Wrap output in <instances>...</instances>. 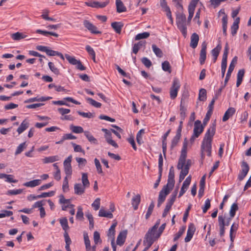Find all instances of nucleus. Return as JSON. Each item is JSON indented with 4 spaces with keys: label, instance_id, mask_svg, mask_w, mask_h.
<instances>
[{
    "label": "nucleus",
    "instance_id": "nucleus-7",
    "mask_svg": "<svg viewBox=\"0 0 251 251\" xmlns=\"http://www.w3.org/2000/svg\"><path fill=\"white\" fill-rule=\"evenodd\" d=\"M72 156L71 155L64 160L63 163L64 171L67 176H71L72 174Z\"/></svg>",
    "mask_w": 251,
    "mask_h": 251
},
{
    "label": "nucleus",
    "instance_id": "nucleus-48",
    "mask_svg": "<svg viewBox=\"0 0 251 251\" xmlns=\"http://www.w3.org/2000/svg\"><path fill=\"white\" fill-rule=\"evenodd\" d=\"M117 226V223H113L112 225L110 227L108 233L107 234V235L109 237H111L113 238H114V235H115V227Z\"/></svg>",
    "mask_w": 251,
    "mask_h": 251
},
{
    "label": "nucleus",
    "instance_id": "nucleus-49",
    "mask_svg": "<svg viewBox=\"0 0 251 251\" xmlns=\"http://www.w3.org/2000/svg\"><path fill=\"white\" fill-rule=\"evenodd\" d=\"M227 60L222 59L221 63V72L222 76L223 77L225 76V72L226 69Z\"/></svg>",
    "mask_w": 251,
    "mask_h": 251
},
{
    "label": "nucleus",
    "instance_id": "nucleus-60",
    "mask_svg": "<svg viewBox=\"0 0 251 251\" xmlns=\"http://www.w3.org/2000/svg\"><path fill=\"white\" fill-rule=\"evenodd\" d=\"M219 226L220 227V235L222 237L225 234V227L224 226V224L223 223V220H220V224H219Z\"/></svg>",
    "mask_w": 251,
    "mask_h": 251
},
{
    "label": "nucleus",
    "instance_id": "nucleus-47",
    "mask_svg": "<svg viewBox=\"0 0 251 251\" xmlns=\"http://www.w3.org/2000/svg\"><path fill=\"white\" fill-rule=\"evenodd\" d=\"M181 136H179L176 135L174 137L171 142V145L170 148L171 150H173V149L176 146L177 143H178Z\"/></svg>",
    "mask_w": 251,
    "mask_h": 251
},
{
    "label": "nucleus",
    "instance_id": "nucleus-14",
    "mask_svg": "<svg viewBox=\"0 0 251 251\" xmlns=\"http://www.w3.org/2000/svg\"><path fill=\"white\" fill-rule=\"evenodd\" d=\"M196 228L193 224H190L189 225L187 231V235L185 238V242L187 243L190 241L192 238L193 235L195 232Z\"/></svg>",
    "mask_w": 251,
    "mask_h": 251
},
{
    "label": "nucleus",
    "instance_id": "nucleus-35",
    "mask_svg": "<svg viewBox=\"0 0 251 251\" xmlns=\"http://www.w3.org/2000/svg\"><path fill=\"white\" fill-rule=\"evenodd\" d=\"M206 100V91L205 89L201 88L199 91L198 100L204 101Z\"/></svg>",
    "mask_w": 251,
    "mask_h": 251
},
{
    "label": "nucleus",
    "instance_id": "nucleus-32",
    "mask_svg": "<svg viewBox=\"0 0 251 251\" xmlns=\"http://www.w3.org/2000/svg\"><path fill=\"white\" fill-rule=\"evenodd\" d=\"M99 216L100 217H106L109 219H112L113 217V214L111 212L106 211L102 208H101L100 210Z\"/></svg>",
    "mask_w": 251,
    "mask_h": 251
},
{
    "label": "nucleus",
    "instance_id": "nucleus-51",
    "mask_svg": "<svg viewBox=\"0 0 251 251\" xmlns=\"http://www.w3.org/2000/svg\"><path fill=\"white\" fill-rule=\"evenodd\" d=\"M26 148L25 142L19 145L17 147V150L15 152L16 155L21 153Z\"/></svg>",
    "mask_w": 251,
    "mask_h": 251
},
{
    "label": "nucleus",
    "instance_id": "nucleus-6",
    "mask_svg": "<svg viewBox=\"0 0 251 251\" xmlns=\"http://www.w3.org/2000/svg\"><path fill=\"white\" fill-rule=\"evenodd\" d=\"M156 239L155 232L149 229L145 235L144 245L151 246Z\"/></svg>",
    "mask_w": 251,
    "mask_h": 251
},
{
    "label": "nucleus",
    "instance_id": "nucleus-40",
    "mask_svg": "<svg viewBox=\"0 0 251 251\" xmlns=\"http://www.w3.org/2000/svg\"><path fill=\"white\" fill-rule=\"evenodd\" d=\"M70 129L75 133H81L84 132L83 128L79 126L71 125Z\"/></svg>",
    "mask_w": 251,
    "mask_h": 251
},
{
    "label": "nucleus",
    "instance_id": "nucleus-2",
    "mask_svg": "<svg viewBox=\"0 0 251 251\" xmlns=\"http://www.w3.org/2000/svg\"><path fill=\"white\" fill-rule=\"evenodd\" d=\"M176 22L177 27L184 37L187 35L186 18L185 14L180 13L176 15Z\"/></svg>",
    "mask_w": 251,
    "mask_h": 251
},
{
    "label": "nucleus",
    "instance_id": "nucleus-50",
    "mask_svg": "<svg viewBox=\"0 0 251 251\" xmlns=\"http://www.w3.org/2000/svg\"><path fill=\"white\" fill-rule=\"evenodd\" d=\"M154 207V204L153 202L152 201L151 202V203L150 204V205H149V206L148 208V210H147V213H146V216H145L146 219H148L151 215V214L152 212V211L153 210Z\"/></svg>",
    "mask_w": 251,
    "mask_h": 251
},
{
    "label": "nucleus",
    "instance_id": "nucleus-3",
    "mask_svg": "<svg viewBox=\"0 0 251 251\" xmlns=\"http://www.w3.org/2000/svg\"><path fill=\"white\" fill-rule=\"evenodd\" d=\"M204 126L201 121L198 120L194 123V127L193 129V134L190 138V142L193 143L196 138H198L203 132Z\"/></svg>",
    "mask_w": 251,
    "mask_h": 251
},
{
    "label": "nucleus",
    "instance_id": "nucleus-27",
    "mask_svg": "<svg viewBox=\"0 0 251 251\" xmlns=\"http://www.w3.org/2000/svg\"><path fill=\"white\" fill-rule=\"evenodd\" d=\"M59 159L60 157L58 155L51 156L44 158L43 159V162L45 164L53 163L59 160Z\"/></svg>",
    "mask_w": 251,
    "mask_h": 251
},
{
    "label": "nucleus",
    "instance_id": "nucleus-5",
    "mask_svg": "<svg viewBox=\"0 0 251 251\" xmlns=\"http://www.w3.org/2000/svg\"><path fill=\"white\" fill-rule=\"evenodd\" d=\"M179 88L180 84L179 80L176 78L174 79L170 92V97L172 99H174L176 97Z\"/></svg>",
    "mask_w": 251,
    "mask_h": 251
},
{
    "label": "nucleus",
    "instance_id": "nucleus-8",
    "mask_svg": "<svg viewBox=\"0 0 251 251\" xmlns=\"http://www.w3.org/2000/svg\"><path fill=\"white\" fill-rule=\"evenodd\" d=\"M237 61V56L234 57L229 65V68H228V69L227 71V73L226 74V78L225 79V82H224L225 85H226V83H227L228 81L229 80V78L231 76V74L235 67V64H236Z\"/></svg>",
    "mask_w": 251,
    "mask_h": 251
},
{
    "label": "nucleus",
    "instance_id": "nucleus-23",
    "mask_svg": "<svg viewBox=\"0 0 251 251\" xmlns=\"http://www.w3.org/2000/svg\"><path fill=\"white\" fill-rule=\"evenodd\" d=\"M124 25L121 22H114L111 23V26L118 34H120Z\"/></svg>",
    "mask_w": 251,
    "mask_h": 251
},
{
    "label": "nucleus",
    "instance_id": "nucleus-13",
    "mask_svg": "<svg viewBox=\"0 0 251 251\" xmlns=\"http://www.w3.org/2000/svg\"><path fill=\"white\" fill-rule=\"evenodd\" d=\"M206 48L207 44L204 41L202 43L201 49L200 51V63L201 65H202L206 59Z\"/></svg>",
    "mask_w": 251,
    "mask_h": 251
},
{
    "label": "nucleus",
    "instance_id": "nucleus-24",
    "mask_svg": "<svg viewBox=\"0 0 251 251\" xmlns=\"http://www.w3.org/2000/svg\"><path fill=\"white\" fill-rule=\"evenodd\" d=\"M141 201V196L137 194L132 199V205L134 210H137Z\"/></svg>",
    "mask_w": 251,
    "mask_h": 251
},
{
    "label": "nucleus",
    "instance_id": "nucleus-36",
    "mask_svg": "<svg viewBox=\"0 0 251 251\" xmlns=\"http://www.w3.org/2000/svg\"><path fill=\"white\" fill-rule=\"evenodd\" d=\"M227 25V17L226 15H224L222 18V27L223 34L226 36L227 35L226 29Z\"/></svg>",
    "mask_w": 251,
    "mask_h": 251
},
{
    "label": "nucleus",
    "instance_id": "nucleus-31",
    "mask_svg": "<svg viewBox=\"0 0 251 251\" xmlns=\"http://www.w3.org/2000/svg\"><path fill=\"white\" fill-rule=\"evenodd\" d=\"M27 37V35L24 34L23 33L17 32L11 34L12 38L15 41H19L22 39H24Z\"/></svg>",
    "mask_w": 251,
    "mask_h": 251
},
{
    "label": "nucleus",
    "instance_id": "nucleus-45",
    "mask_svg": "<svg viewBox=\"0 0 251 251\" xmlns=\"http://www.w3.org/2000/svg\"><path fill=\"white\" fill-rule=\"evenodd\" d=\"M233 217H231L230 216L226 219H225L223 216H219L218 217V223L219 224H220V220H222V221L223 220V223L224 224V226L225 227V226H227L229 225V223L230 222V221L231 220V219L233 218Z\"/></svg>",
    "mask_w": 251,
    "mask_h": 251
},
{
    "label": "nucleus",
    "instance_id": "nucleus-56",
    "mask_svg": "<svg viewBox=\"0 0 251 251\" xmlns=\"http://www.w3.org/2000/svg\"><path fill=\"white\" fill-rule=\"evenodd\" d=\"M59 198V202L60 204H67V205L70 204L71 199H66L63 195H60Z\"/></svg>",
    "mask_w": 251,
    "mask_h": 251
},
{
    "label": "nucleus",
    "instance_id": "nucleus-10",
    "mask_svg": "<svg viewBox=\"0 0 251 251\" xmlns=\"http://www.w3.org/2000/svg\"><path fill=\"white\" fill-rule=\"evenodd\" d=\"M175 172L173 166H172L170 169V171L168 175V178L167 184L165 186H168V187L172 189L175 184Z\"/></svg>",
    "mask_w": 251,
    "mask_h": 251
},
{
    "label": "nucleus",
    "instance_id": "nucleus-42",
    "mask_svg": "<svg viewBox=\"0 0 251 251\" xmlns=\"http://www.w3.org/2000/svg\"><path fill=\"white\" fill-rule=\"evenodd\" d=\"M83 209L81 206H79L77 207V211L76 212V219L82 221L83 219Z\"/></svg>",
    "mask_w": 251,
    "mask_h": 251
},
{
    "label": "nucleus",
    "instance_id": "nucleus-55",
    "mask_svg": "<svg viewBox=\"0 0 251 251\" xmlns=\"http://www.w3.org/2000/svg\"><path fill=\"white\" fill-rule=\"evenodd\" d=\"M94 241L96 245L101 243L100 234L98 231H96L94 233Z\"/></svg>",
    "mask_w": 251,
    "mask_h": 251
},
{
    "label": "nucleus",
    "instance_id": "nucleus-16",
    "mask_svg": "<svg viewBox=\"0 0 251 251\" xmlns=\"http://www.w3.org/2000/svg\"><path fill=\"white\" fill-rule=\"evenodd\" d=\"M127 231L126 230H123L119 234L117 239V244L121 246H122L126 240Z\"/></svg>",
    "mask_w": 251,
    "mask_h": 251
},
{
    "label": "nucleus",
    "instance_id": "nucleus-20",
    "mask_svg": "<svg viewBox=\"0 0 251 251\" xmlns=\"http://www.w3.org/2000/svg\"><path fill=\"white\" fill-rule=\"evenodd\" d=\"M146 45V42L145 41H140L138 43L134 44L132 48L133 53L136 54L140 49L142 47H145Z\"/></svg>",
    "mask_w": 251,
    "mask_h": 251
},
{
    "label": "nucleus",
    "instance_id": "nucleus-12",
    "mask_svg": "<svg viewBox=\"0 0 251 251\" xmlns=\"http://www.w3.org/2000/svg\"><path fill=\"white\" fill-rule=\"evenodd\" d=\"M187 157V150H181V154L179 157L178 164L177 165V169H182L186 162Z\"/></svg>",
    "mask_w": 251,
    "mask_h": 251
},
{
    "label": "nucleus",
    "instance_id": "nucleus-21",
    "mask_svg": "<svg viewBox=\"0 0 251 251\" xmlns=\"http://www.w3.org/2000/svg\"><path fill=\"white\" fill-rule=\"evenodd\" d=\"M235 112V109L233 107H229L228 109L226 111L222 120L223 122H226L227 121L229 118L231 117Z\"/></svg>",
    "mask_w": 251,
    "mask_h": 251
},
{
    "label": "nucleus",
    "instance_id": "nucleus-9",
    "mask_svg": "<svg viewBox=\"0 0 251 251\" xmlns=\"http://www.w3.org/2000/svg\"><path fill=\"white\" fill-rule=\"evenodd\" d=\"M241 167L242 170L239 173L238 176V178L240 181L242 180L245 177L250 169L247 163L244 161L242 162Z\"/></svg>",
    "mask_w": 251,
    "mask_h": 251
},
{
    "label": "nucleus",
    "instance_id": "nucleus-63",
    "mask_svg": "<svg viewBox=\"0 0 251 251\" xmlns=\"http://www.w3.org/2000/svg\"><path fill=\"white\" fill-rule=\"evenodd\" d=\"M181 170L179 176V181L180 182L182 181L185 178V176L188 174V171L185 170L184 169H181Z\"/></svg>",
    "mask_w": 251,
    "mask_h": 251
},
{
    "label": "nucleus",
    "instance_id": "nucleus-17",
    "mask_svg": "<svg viewBox=\"0 0 251 251\" xmlns=\"http://www.w3.org/2000/svg\"><path fill=\"white\" fill-rule=\"evenodd\" d=\"M171 190L170 188L168 187V186H164L159 192L158 200L164 201L166 196L169 194Z\"/></svg>",
    "mask_w": 251,
    "mask_h": 251
},
{
    "label": "nucleus",
    "instance_id": "nucleus-22",
    "mask_svg": "<svg viewBox=\"0 0 251 251\" xmlns=\"http://www.w3.org/2000/svg\"><path fill=\"white\" fill-rule=\"evenodd\" d=\"M199 40V35L196 33H193L191 37L190 46L193 49H195L198 45Z\"/></svg>",
    "mask_w": 251,
    "mask_h": 251
},
{
    "label": "nucleus",
    "instance_id": "nucleus-26",
    "mask_svg": "<svg viewBox=\"0 0 251 251\" xmlns=\"http://www.w3.org/2000/svg\"><path fill=\"white\" fill-rule=\"evenodd\" d=\"M116 5L117 12L122 13L126 11V8L121 0H116Z\"/></svg>",
    "mask_w": 251,
    "mask_h": 251
},
{
    "label": "nucleus",
    "instance_id": "nucleus-19",
    "mask_svg": "<svg viewBox=\"0 0 251 251\" xmlns=\"http://www.w3.org/2000/svg\"><path fill=\"white\" fill-rule=\"evenodd\" d=\"M109 3L108 1L99 2L98 1H94L93 2H85L86 5L95 8H103L105 7Z\"/></svg>",
    "mask_w": 251,
    "mask_h": 251
},
{
    "label": "nucleus",
    "instance_id": "nucleus-28",
    "mask_svg": "<svg viewBox=\"0 0 251 251\" xmlns=\"http://www.w3.org/2000/svg\"><path fill=\"white\" fill-rule=\"evenodd\" d=\"M84 135L86 136L88 140L92 144L97 145L98 144V141L91 133L88 131H85L84 132Z\"/></svg>",
    "mask_w": 251,
    "mask_h": 251
},
{
    "label": "nucleus",
    "instance_id": "nucleus-15",
    "mask_svg": "<svg viewBox=\"0 0 251 251\" xmlns=\"http://www.w3.org/2000/svg\"><path fill=\"white\" fill-rule=\"evenodd\" d=\"M191 180V176H188L184 180L179 192L178 197H181L185 193L190 184Z\"/></svg>",
    "mask_w": 251,
    "mask_h": 251
},
{
    "label": "nucleus",
    "instance_id": "nucleus-52",
    "mask_svg": "<svg viewBox=\"0 0 251 251\" xmlns=\"http://www.w3.org/2000/svg\"><path fill=\"white\" fill-rule=\"evenodd\" d=\"M62 190L64 192H67L69 191V182L67 176H66L63 180V185H62Z\"/></svg>",
    "mask_w": 251,
    "mask_h": 251
},
{
    "label": "nucleus",
    "instance_id": "nucleus-44",
    "mask_svg": "<svg viewBox=\"0 0 251 251\" xmlns=\"http://www.w3.org/2000/svg\"><path fill=\"white\" fill-rule=\"evenodd\" d=\"M150 36V33L148 32H145L141 33H139L135 37V40H139L147 38Z\"/></svg>",
    "mask_w": 251,
    "mask_h": 251
},
{
    "label": "nucleus",
    "instance_id": "nucleus-4",
    "mask_svg": "<svg viewBox=\"0 0 251 251\" xmlns=\"http://www.w3.org/2000/svg\"><path fill=\"white\" fill-rule=\"evenodd\" d=\"M65 58L68 61V62L72 65H75L76 68L80 71H83L86 69L81 61L79 60H77L75 57L71 56L68 54H65Z\"/></svg>",
    "mask_w": 251,
    "mask_h": 251
},
{
    "label": "nucleus",
    "instance_id": "nucleus-34",
    "mask_svg": "<svg viewBox=\"0 0 251 251\" xmlns=\"http://www.w3.org/2000/svg\"><path fill=\"white\" fill-rule=\"evenodd\" d=\"M29 126V123L26 122L25 120H24L20 126L17 129V132L19 134L22 133L24 131H25Z\"/></svg>",
    "mask_w": 251,
    "mask_h": 251
},
{
    "label": "nucleus",
    "instance_id": "nucleus-39",
    "mask_svg": "<svg viewBox=\"0 0 251 251\" xmlns=\"http://www.w3.org/2000/svg\"><path fill=\"white\" fill-rule=\"evenodd\" d=\"M48 65H49L50 69V71L52 72H53L54 74H55L56 75H58L60 74L59 70L57 67H55V66L52 62H49L48 63Z\"/></svg>",
    "mask_w": 251,
    "mask_h": 251
},
{
    "label": "nucleus",
    "instance_id": "nucleus-18",
    "mask_svg": "<svg viewBox=\"0 0 251 251\" xmlns=\"http://www.w3.org/2000/svg\"><path fill=\"white\" fill-rule=\"evenodd\" d=\"M86 188L87 187L81 183H75L74 185V193L76 195H81L85 192Z\"/></svg>",
    "mask_w": 251,
    "mask_h": 251
},
{
    "label": "nucleus",
    "instance_id": "nucleus-41",
    "mask_svg": "<svg viewBox=\"0 0 251 251\" xmlns=\"http://www.w3.org/2000/svg\"><path fill=\"white\" fill-rule=\"evenodd\" d=\"M59 221L63 230L66 231L69 229V227L68 226V220L66 217L60 219Z\"/></svg>",
    "mask_w": 251,
    "mask_h": 251
},
{
    "label": "nucleus",
    "instance_id": "nucleus-37",
    "mask_svg": "<svg viewBox=\"0 0 251 251\" xmlns=\"http://www.w3.org/2000/svg\"><path fill=\"white\" fill-rule=\"evenodd\" d=\"M152 49L153 51L157 57L160 58L163 56V54L162 51L159 48H158L155 44L152 45Z\"/></svg>",
    "mask_w": 251,
    "mask_h": 251
},
{
    "label": "nucleus",
    "instance_id": "nucleus-58",
    "mask_svg": "<svg viewBox=\"0 0 251 251\" xmlns=\"http://www.w3.org/2000/svg\"><path fill=\"white\" fill-rule=\"evenodd\" d=\"M166 223H164L163 224L160 226V227L159 228V229H158V232L157 233H155V238L156 239H158L160 236V235H161V234L162 233L163 230H164L165 227H166Z\"/></svg>",
    "mask_w": 251,
    "mask_h": 251
},
{
    "label": "nucleus",
    "instance_id": "nucleus-38",
    "mask_svg": "<svg viewBox=\"0 0 251 251\" xmlns=\"http://www.w3.org/2000/svg\"><path fill=\"white\" fill-rule=\"evenodd\" d=\"M238 210V206L237 204L236 203H233L230 207V209L229 211L230 216L231 217H234L235 215L236 211Z\"/></svg>",
    "mask_w": 251,
    "mask_h": 251
},
{
    "label": "nucleus",
    "instance_id": "nucleus-57",
    "mask_svg": "<svg viewBox=\"0 0 251 251\" xmlns=\"http://www.w3.org/2000/svg\"><path fill=\"white\" fill-rule=\"evenodd\" d=\"M77 113L79 115H80L84 118H92L94 117V114L93 113H91V112L85 113L84 112H81V111H77Z\"/></svg>",
    "mask_w": 251,
    "mask_h": 251
},
{
    "label": "nucleus",
    "instance_id": "nucleus-64",
    "mask_svg": "<svg viewBox=\"0 0 251 251\" xmlns=\"http://www.w3.org/2000/svg\"><path fill=\"white\" fill-rule=\"evenodd\" d=\"M198 1H199V0H192L189 5L188 10H191L193 11H195V7H196Z\"/></svg>",
    "mask_w": 251,
    "mask_h": 251
},
{
    "label": "nucleus",
    "instance_id": "nucleus-25",
    "mask_svg": "<svg viewBox=\"0 0 251 251\" xmlns=\"http://www.w3.org/2000/svg\"><path fill=\"white\" fill-rule=\"evenodd\" d=\"M41 183V179H34L24 183V186L27 187H34L40 185Z\"/></svg>",
    "mask_w": 251,
    "mask_h": 251
},
{
    "label": "nucleus",
    "instance_id": "nucleus-46",
    "mask_svg": "<svg viewBox=\"0 0 251 251\" xmlns=\"http://www.w3.org/2000/svg\"><path fill=\"white\" fill-rule=\"evenodd\" d=\"M86 100L92 105L93 106L97 107V108H100V107L101 104L99 102L96 101L90 98H86Z\"/></svg>",
    "mask_w": 251,
    "mask_h": 251
},
{
    "label": "nucleus",
    "instance_id": "nucleus-11",
    "mask_svg": "<svg viewBox=\"0 0 251 251\" xmlns=\"http://www.w3.org/2000/svg\"><path fill=\"white\" fill-rule=\"evenodd\" d=\"M83 25L89 31L93 34L101 33V32L97 30V27L88 20L83 21Z\"/></svg>",
    "mask_w": 251,
    "mask_h": 251
},
{
    "label": "nucleus",
    "instance_id": "nucleus-59",
    "mask_svg": "<svg viewBox=\"0 0 251 251\" xmlns=\"http://www.w3.org/2000/svg\"><path fill=\"white\" fill-rule=\"evenodd\" d=\"M100 198H97L94 202L92 204V206L94 208L95 210H98L100 207Z\"/></svg>",
    "mask_w": 251,
    "mask_h": 251
},
{
    "label": "nucleus",
    "instance_id": "nucleus-43",
    "mask_svg": "<svg viewBox=\"0 0 251 251\" xmlns=\"http://www.w3.org/2000/svg\"><path fill=\"white\" fill-rule=\"evenodd\" d=\"M162 68L163 71L171 73V66L170 63L168 61H165L162 63Z\"/></svg>",
    "mask_w": 251,
    "mask_h": 251
},
{
    "label": "nucleus",
    "instance_id": "nucleus-53",
    "mask_svg": "<svg viewBox=\"0 0 251 251\" xmlns=\"http://www.w3.org/2000/svg\"><path fill=\"white\" fill-rule=\"evenodd\" d=\"M185 230V227L184 226L182 227L178 232L176 233L175 235L174 238V241H177L183 234Z\"/></svg>",
    "mask_w": 251,
    "mask_h": 251
},
{
    "label": "nucleus",
    "instance_id": "nucleus-61",
    "mask_svg": "<svg viewBox=\"0 0 251 251\" xmlns=\"http://www.w3.org/2000/svg\"><path fill=\"white\" fill-rule=\"evenodd\" d=\"M142 63L147 68H150L151 65V62L147 57H143L141 59Z\"/></svg>",
    "mask_w": 251,
    "mask_h": 251
},
{
    "label": "nucleus",
    "instance_id": "nucleus-62",
    "mask_svg": "<svg viewBox=\"0 0 251 251\" xmlns=\"http://www.w3.org/2000/svg\"><path fill=\"white\" fill-rule=\"evenodd\" d=\"M75 159L79 167H84L87 163L86 160L83 158L76 157Z\"/></svg>",
    "mask_w": 251,
    "mask_h": 251
},
{
    "label": "nucleus",
    "instance_id": "nucleus-29",
    "mask_svg": "<svg viewBox=\"0 0 251 251\" xmlns=\"http://www.w3.org/2000/svg\"><path fill=\"white\" fill-rule=\"evenodd\" d=\"M222 47L220 45H218L216 48L213 49L211 51V53L214 57V62H216L219 55Z\"/></svg>",
    "mask_w": 251,
    "mask_h": 251
},
{
    "label": "nucleus",
    "instance_id": "nucleus-1",
    "mask_svg": "<svg viewBox=\"0 0 251 251\" xmlns=\"http://www.w3.org/2000/svg\"><path fill=\"white\" fill-rule=\"evenodd\" d=\"M216 131V122L212 124L210 127L205 133L201 146V157L202 159L204 157V152H207V155L210 156L211 155L212 141Z\"/></svg>",
    "mask_w": 251,
    "mask_h": 251
},
{
    "label": "nucleus",
    "instance_id": "nucleus-30",
    "mask_svg": "<svg viewBox=\"0 0 251 251\" xmlns=\"http://www.w3.org/2000/svg\"><path fill=\"white\" fill-rule=\"evenodd\" d=\"M183 99H181L180 104V116L181 118V120H184L186 116V108L185 107L184 105L183 104Z\"/></svg>",
    "mask_w": 251,
    "mask_h": 251
},
{
    "label": "nucleus",
    "instance_id": "nucleus-54",
    "mask_svg": "<svg viewBox=\"0 0 251 251\" xmlns=\"http://www.w3.org/2000/svg\"><path fill=\"white\" fill-rule=\"evenodd\" d=\"M95 164L96 167L97 171L99 174H102L103 172L101 169V166L100 164L99 160L97 158H95L94 160Z\"/></svg>",
    "mask_w": 251,
    "mask_h": 251
},
{
    "label": "nucleus",
    "instance_id": "nucleus-33",
    "mask_svg": "<svg viewBox=\"0 0 251 251\" xmlns=\"http://www.w3.org/2000/svg\"><path fill=\"white\" fill-rule=\"evenodd\" d=\"M81 175V184L83 185L86 187L88 188L90 186V184L88 178V174L85 173H82Z\"/></svg>",
    "mask_w": 251,
    "mask_h": 251
}]
</instances>
